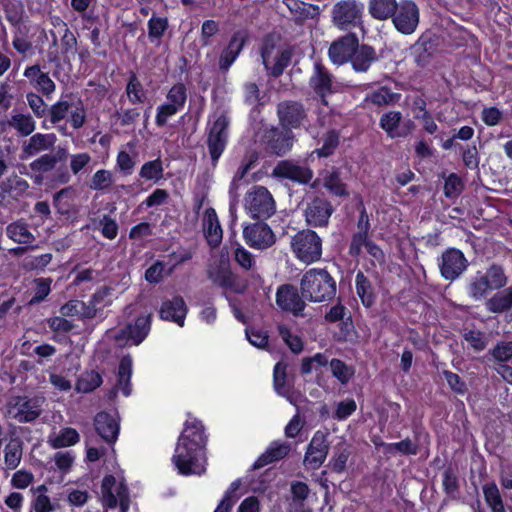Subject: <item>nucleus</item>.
<instances>
[{
	"label": "nucleus",
	"mask_w": 512,
	"mask_h": 512,
	"mask_svg": "<svg viewBox=\"0 0 512 512\" xmlns=\"http://www.w3.org/2000/svg\"><path fill=\"white\" fill-rule=\"evenodd\" d=\"M205 437L200 422L188 423L180 435L172 461L180 474H201L205 471Z\"/></svg>",
	"instance_id": "obj_1"
},
{
	"label": "nucleus",
	"mask_w": 512,
	"mask_h": 512,
	"mask_svg": "<svg viewBox=\"0 0 512 512\" xmlns=\"http://www.w3.org/2000/svg\"><path fill=\"white\" fill-rule=\"evenodd\" d=\"M300 291L311 302L330 301L336 294V282L326 270L310 269L301 278Z\"/></svg>",
	"instance_id": "obj_2"
},
{
	"label": "nucleus",
	"mask_w": 512,
	"mask_h": 512,
	"mask_svg": "<svg viewBox=\"0 0 512 512\" xmlns=\"http://www.w3.org/2000/svg\"><path fill=\"white\" fill-rule=\"evenodd\" d=\"M296 258L305 264L320 260L322 256V239L312 230L299 231L291 241Z\"/></svg>",
	"instance_id": "obj_3"
},
{
	"label": "nucleus",
	"mask_w": 512,
	"mask_h": 512,
	"mask_svg": "<svg viewBox=\"0 0 512 512\" xmlns=\"http://www.w3.org/2000/svg\"><path fill=\"white\" fill-rule=\"evenodd\" d=\"M245 208L252 218L268 219L276 211L272 194L263 186H254L245 196Z\"/></svg>",
	"instance_id": "obj_4"
},
{
	"label": "nucleus",
	"mask_w": 512,
	"mask_h": 512,
	"mask_svg": "<svg viewBox=\"0 0 512 512\" xmlns=\"http://www.w3.org/2000/svg\"><path fill=\"white\" fill-rule=\"evenodd\" d=\"M43 398L27 396H13L6 405L7 415L20 423L36 420L42 412Z\"/></svg>",
	"instance_id": "obj_5"
},
{
	"label": "nucleus",
	"mask_w": 512,
	"mask_h": 512,
	"mask_svg": "<svg viewBox=\"0 0 512 512\" xmlns=\"http://www.w3.org/2000/svg\"><path fill=\"white\" fill-rule=\"evenodd\" d=\"M363 4L357 0H341L334 4L331 17L333 24L341 30H349L361 23Z\"/></svg>",
	"instance_id": "obj_6"
},
{
	"label": "nucleus",
	"mask_w": 512,
	"mask_h": 512,
	"mask_svg": "<svg viewBox=\"0 0 512 512\" xmlns=\"http://www.w3.org/2000/svg\"><path fill=\"white\" fill-rule=\"evenodd\" d=\"M289 49L277 47L271 38H266L261 47L262 63L273 77H279L291 61Z\"/></svg>",
	"instance_id": "obj_7"
},
{
	"label": "nucleus",
	"mask_w": 512,
	"mask_h": 512,
	"mask_svg": "<svg viewBox=\"0 0 512 512\" xmlns=\"http://www.w3.org/2000/svg\"><path fill=\"white\" fill-rule=\"evenodd\" d=\"M102 502L109 508L120 507V512H127L130 504L127 486L123 483H117L116 478L107 475L102 480L101 485Z\"/></svg>",
	"instance_id": "obj_8"
},
{
	"label": "nucleus",
	"mask_w": 512,
	"mask_h": 512,
	"mask_svg": "<svg viewBox=\"0 0 512 512\" xmlns=\"http://www.w3.org/2000/svg\"><path fill=\"white\" fill-rule=\"evenodd\" d=\"M391 20L399 33L411 35L416 31L419 25V7L412 0H402L399 2L397 10Z\"/></svg>",
	"instance_id": "obj_9"
},
{
	"label": "nucleus",
	"mask_w": 512,
	"mask_h": 512,
	"mask_svg": "<svg viewBox=\"0 0 512 512\" xmlns=\"http://www.w3.org/2000/svg\"><path fill=\"white\" fill-rule=\"evenodd\" d=\"M309 87L319 97L323 105H328L327 97L338 92V83L333 75L320 62L314 64L313 72L309 78Z\"/></svg>",
	"instance_id": "obj_10"
},
{
	"label": "nucleus",
	"mask_w": 512,
	"mask_h": 512,
	"mask_svg": "<svg viewBox=\"0 0 512 512\" xmlns=\"http://www.w3.org/2000/svg\"><path fill=\"white\" fill-rule=\"evenodd\" d=\"M207 276L224 291L241 294L246 289L245 282L234 274L224 261H221L218 265H211L207 270Z\"/></svg>",
	"instance_id": "obj_11"
},
{
	"label": "nucleus",
	"mask_w": 512,
	"mask_h": 512,
	"mask_svg": "<svg viewBox=\"0 0 512 512\" xmlns=\"http://www.w3.org/2000/svg\"><path fill=\"white\" fill-rule=\"evenodd\" d=\"M277 116L282 128L292 130L307 120V111L301 102L285 100L277 105Z\"/></svg>",
	"instance_id": "obj_12"
},
{
	"label": "nucleus",
	"mask_w": 512,
	"mask_h": 512,
	"mask_svg": "<svg viewBox=\"0 0 512 512\" xmlns=\"http://www.w3.org/2000/svg\"><path fill=\"white\" fill-rule=\"evenodd\" d=\"M243 238L247 245L257 250L268 249L276 242L275 234L264 222H256L245 226Z\"/></svg>",
	"instance_id": "obj_13"
},
{
	"label": "nucleus",
	"mask_w": 512,
	"mask_h": 512,
	"mask_svg": "<svg viewBox=\"0 0 512 512\" xmlns=\"http://www.w3.org/2000/svg\"><path fill=\"white\" fill-rule=\"evenodd\" d=\"M229 123V118L225 114H221L210 128L207 145L213 162H217L225 149Z\"/></svg>",
	"instance_id": "obj_14"
},
{
	"label": "nucleus",
	"mask_w": 512,
	"mask_h": 512,
	"mask_svg": "<svg viewBox=\"0 0 512 512\" xmlns=\"http://www.w3.org/2000/svg\"><path fill=\"white\" fill-rule=\"evenodd\" d=\"M294 138L291 130L273 127L265 132L263 142L267 151L277 156H284L292 149Z\"/></svg>",
	"instance_id": "obj_15"
},
{
	"label": "nucleus",
	"mask_w": 512,
	"mask_h": 512,
	"mask_svg": "<svg viewBox=\"0 0 512 512\" xmlns=\"http://www.w3.org/2000/svg\"><path fill=\"white\" fill-rule=\"evenodd\" d=\"M275 178L289 179L299 184H308L313 178V171L304 165L292 160L279 161L272 170Z\"/></svg>",
	"instance_id": "obj_16"
},
{
	"label": "nucleus",
	"mask_w": 512,
	"mask_h": 512,
	"mask_svg": "<svg viewBox=\"0 0 512 512\" xmlns=\"http://www.w3.org/2000/svg\"><path fill=\"white\" fill-rule=\"evenodd\" d=\"M67 157V150L59 147L55 154L46 153L33 160L29 168L34 173V183L42 184L45 176L55 170L57 163L65 161Z\"/></svg>",
	"instance_id": "obj_17"
},
{
	"label": "nucleus",
	"mask_w": 512,
	"mask_h": 512,
	"mask_svg": "<svg viewBox=\"0 0 512 512\" xmlns=\"http://www.w3.org/2000/svg\"><path fill=\"white\" fill-rule=\"evenodd\" d=\"M439 268L446 280L453 281L466 270L467 260L460 250L450 248L442 254Z\"/></svg>",
	"instance_id": "obj_18"
},
{
	"label": "nucleus",
	"mask_w": 512,
	"mask_h": 512,
	"mask_svg": "<svg viewBox=\"0 0 512 512\" xmlns=\"http://www.w3.org/2000/svg\"><path fill=\"white\" fill-rule=\"evenodd\" d=\"M329 447L327 434L322 431H317L307 447L304 464L310 469H318L325 461Z\"/></svg>",
	"instance_id": "obj_19"
},
{
	"label": "nucleus",
	"mask_w": 512,
	"mask_h": 512,
	"mask_svg": "<svg viewBox=\"0 0 512 512\" xmlns=\"http://www.w3.org/2000/svg\"><path fill=\"white\" fill-rule=\"evenodd\" d=\"M151 318V314L139 316L134 324H128L119 333L115 334L114 339L119 345H123L128 340H131L135 345H139L149 333Z\"/></svg>",
	"instance_id": "obj_20"
},
{
	"label": "nucleus",
	"mask_w": 512,
	"mask_h": 512,
	"mask_svg": "<svg viewBox=\"0 0 512 512\" xmlns=\"http://www.w3.org/2000/svg\"><path fill=\"white\" fill-rule=\"evenodd\" d=\"M359 40L353 33H349L334 41L329 47V57L334 64L341 65L351 60Z\"/></svg>",
	"instance_id": "obj_21"
},
{
	"label": "nucleus",
	"mask_w": 512,
	"mask_h": 512,
	"mask_svg": "<svg viewBox=\"0 0 512 512\" xmlns=\"http://www.w3.org/2000/svg\"><path fill=\"white\" fill-rule=\"evenodd\" d=\"M332 213L333 207L331 203L324 198L316 197L307 204L305 219L310 226L325 227Z\"/></svg>",
	"instance_id": "obj_22"
},
{
	"label": "nucleus",
	"mask_w": 512,
	"mask_h": 512,
	"mask_svg": "<svg viewBox=\"0 0 512 512\" xmlns=\"http://www.w3.org/2000/svg\"><path fill=\"white\" fill-rule=\"evenodd\" d=\"M303 299L302 295L300 296L297 289L292 285H283L278 288L276 293L277 305L296 316L301 315L305 309L306 305Z\"/></svg>",
	"instance_id": "obj_23"
},
{
	"label": "nucleus",
	"mask_w": 512,
	"mask_h": 512,
	"mask_svg": "<svg viewBox=\"0 0 512 512\" xmlns=\"http://www.w3.org/2000/svg\"><path fill=\"white\" fill-rule=\"evenodd\" d=\"M246 42L243 32H235L229 40L227 46L221 51L218 61V68L225 73L241 53Z\"/></svg>",
	"instance_id": "obj_24"
},
{
	"label": "nucleus",
	"mask_w": 512,
	"mask_h": 512,
	"mask_svg": "<svg viewBox=\"0 0 512 512\" xmlns=\"http://www.w3.org/2000/svg\"><path fill=\"white\" fill-rule=\"evenodd\" d=\"M57 141L53 133H36L26 141L22 148V158L33 157L43 151L52 149Z\"/></svg>",
	"instance_id": "obj_25"
},
{
	"label": "nucleus",
	"mask_w": 512,
	"mask_h": 512,
	"mask_svg": "<svg viewBox=\"0 0 512 512\" xmlns=\"http://www.w3.org/2000/svg\"><path fill=\"white\" fill-rule=\"evenodd\" d=\"M24 77H26L30 84L40 91L44 96L49 97L54 93L56 85L49 77L48 73L42 72L39 65H32L26 67L24 70Z\"/></svg>",
	"instance_id": "obj_26"
},
{
	"label": "nucleus",
	"mask_w": 512,
	"mask_h": 512,
	"mask_svg": "<svg viewBox=\"0 0 512 512\" xmlns=\"http://www.w3.org/2000/svg\"><path fill=\"white\" fill-rule=\"evenodd\" d=\"M187 307L182 297L176 296L162 303L159 315L162 320L173 321L179 326L184 325Z\"/></svg>",
	"instance_id": "obj_27"
},
{
	"label": "nucleus",
	"mask_w": 512,
	"mask_h": 512,
	"mask_svg": "<svg viewBox=\"0 0 512 512\" xmlns=\"http://www.w3.org/2000/svg\"><path fill=\"white\" fill-rule=\"evenodd\" d=\"M95 430L107 443H114L119 432L117 420L107 412H99L94 419Z\"/></svg>",
	"instance_id": "obj_28"
},
{
	"label": "nucleus",
	"mask_w": 512,
	"mask_h": 512,
	"mask_svg": "<svg viewBox=\"0 0 512 512\" xmlns=\"http://www.w3.org/2000/svg\"><path fill=\"white\" fill-rule=\"evenodd\" d=\"M203 232L211 247L215 248L221 243L223 231L213 208L206 209L204 213Z\"/></svg>",
	"instance_id": "obj_29"
},
{
	"label": "nucleus",
	"mask_w": 512,
	"mask_h": 512,
	"mask_svg": "<svg viewBox=\"0 0 512 512\" xmlns=\"http://www.w3.org/2000/svg\"><path fill=\"white\" fill-rule=\"evenodd\" d=\"M377 59L378 56L375 49L363 44L361 46L358 45L350 61L356 72H367Z\"/></svg>",
	"instance_id": "obj_30"
},
{
	"label": "nucleus",
	"mask_w": 512,
	"mask_h": 512,
	"mask_svg": "<svg viewBox=\"0 0 512 512\" xmlns=\"http://www.w3.org/2000/svg\"><path fill=\"white\" fill-rule=\"evenodd\" d=\"M486 309L495 314H502L512 309V286L500 290L485 301Z\"/></svg>",
	"instance_id": "obj_31"
},
{
	"label": "nucleus",
	"mask_w": 512,
	"mask_h": 512,
	"mask_svg": "<svg viewBox=\"0 0 512 512\" xmlns=\"http://www.w3.org/2000/svg\"><path fill=\"white\" fill-rule=\"evenodd\" d=\"M60 313L64 317L90 319L96 316L97 308L80 300H70L60 308Z\"/></svg>",
	"instance_id": "obj_32"
},
{
	"label": "nucleus",
	"mask_w": 512,
	"mask_h": 512,
	"mask_svg": "<svg viewBox=\"0 0 512 512\" xmlns=\"http://www.w3.org/2000/svg\"><path fill=\"white\" fill-rule=\"evenodd\" d=\"M398 5L397 0H369L368 12L373 19L385 21L392 19Z\"/></svg>",
	"instance_id": "obj_33"
},
{
	"label": "nucleus",
	"mask_w": 512,
	"mask_h": 512,
	"mask_svg": "<svg viewBox=\"0 0 512 512\" xmlns=\"http://www.w3.org/2000/svg\"><path fill=\"white\" fill-rule=\"evenodd\" d=\"M291 446L286 442H273L254 464V468H261L269 463L283 459L290 451Z\"/></svg>",
	"instance_id": "obj_34"
},
{
	"label": "nucleus",
	"mask_w": 512,
	"mask_h": 512,
	"mask_svg": "<svg viewBox=\"0 0 512 512\" xmlns=\"http://www.w3.org/2000/svg\"><path fill=\"white\" fill-rule=\"evenodd\" d=\"M401 120V112L389 111L381 116L379 125L390 138L406 137L407 131H400L399 129Z\"/></svg>",
	"instance_id": "obj_35"
},
{
	"label": "nucleus",
	"mask_w": 512,
	"mask_h": 512,
	"mask_svg": "<svg viewBox=\"0 0 512 512\" xmlns=\"http://www.w3.org/2000/svg\"><path fill=\"white\" fill-rule=\"evenodd\" d=\"M6 235L18 244H31L35 236L30 232L28 224L23 220H17L6 227Z\"/></svg>",
	"instance_id": "obj_36"
},
{
	"label": "nucleus",
	"mask_w": 512,
	"mask_h": 512,
	"mask_svg": "<svg viewBox=\"0 0 512 512\" xmlns=\"http://www.w3.org/2000/svg\"><path fill=\"white\" fill-rule=\"evenodd\" d=\"M23 442L19 438L11 439L4 448V462L8 469H16L22 460Z\"/></svg>",
	"instance_id": "obj_37"
},
{
	"label": "nucleus",
	"mask_w": 512,
	"mask_h": 512,
	"mask_svg": "<svg viewBox=\"0 0 512 512\" xmlns=\"http://www.w3.org/2000/svg\"><path fill=\"white\" fill-rule=\"evenodd\" d=\"M132 359L130 356H124L119 363L118 381L115 389L120 390L125 396L131 393Z\"/></svg>",
	"instance_id": "obj_38"
},
{
	"label": "nucleus",
	"mask_w": 512,
	"mask_h": 512,
	"mask_svg": "<svg viewBox=\"0 0 512 512\" xmlns=\"http://www.w3.org/2000/svg\"><path fill=\"white\" fill-rule=\"evenodd\" d=\"M482 490L485 502L491 509V512L505 511V505L500 490L494 482L483 485Z\"/></svg>",
	"instance_id": "obj_39"
},
{
	"label": "nucleus",
	"mask_w": 512,
	"mask_h": 512,
	"mask_svg": "<svg viewBox=\"0 0 512 512\" xmlns=\"http://www.w3.org/2000/svg\"><path fill=\"white\" fill-rule=\"evenodd\" d=\"M383 447V453L387 455H394L396 452L401 455H416L419 451L417 443L409 438H406L397 443H383L379 444Z\"/></svg>",
	"instance_id": "obj_40"
},
{
	"label": "nucleus",
	"mask_w": 512,
	"mask_h": 512,
	"mask_svg": "<svg viewBox=\"0 0 512 512\" xmlns=\"http://www.w3.org/2000/svg\"><path fill=\"white\" fill-rule=\"evenodd\" d=\"M8 125L22 136H28L35 130V121L29 114L16 113L12 115Z\"/></svg>",
	"instance_id": "obj_41"
},
{
	"label": "nucleus",
	"mask_w": 512,
	"mask_h": 512,
	"mask_svg": "<svg viewBox=\"0 0 512 512\" xmlns=\"http://www.w3.org/2000/svg\"><path fill=\"white\" fill-rule=\"evenodd\" d=\"M356 291L364 306H372L374 303L373 288L371 282L361 271L356 275Z\"/></svg>",
	"instance_id": "obj_42"
},
{
	"label": "nucleus",
	"mask_w": 512,
	"mask_h": 512,
	"mask_svg": "<svg viewBox=\"0 0 512 512\" xmlns=\"http://www.w3.org/2000/svg\"><path fill=\"white\" fill-rule=\"evenodd\" d=\"M79 434L74 428H64L59 434L49 438V444L55 448H64L79 442Z\"/></svg>",
	"instance_id": "obj_43"
},
{
	"label": "nucleus",
	"mask_w": 512,
	"mask_h": 512,
	"mask_svg": "<svg viewBox=\"0 0 512 512\" xmlns=\"http://www.w3.org/2000/svg\"><path fill=\"white\" fill-rule=\"evenodd\" d=\"M102 384V376L94 370L85 371L79 377L76 390L81 393H89L94 391Z\"/></svg>",
	"instance_id": "obj_44"
},
{
	"label": "nucleus",
	"mask_w": 512,
	"mask_h": 512,
	"mask_svg": "<svg viewBox=\"0 0 512 512\" xmlns=\"http://www.w3.org/2000/svg\"><path fill=\"white\" fill-rule=\"evenodd\" d=\"M400 98V94L393 93L387 87H381L371 93H369L365 101L375 104L377 106H385L396 103Z\"/></svg>",
	"instance_id": "obj_45"
},
{
	"label": "nucleus",
	"mask_w": 512,
	"mask_h": 512,
	"mask_svg": "<svg viewBox=\"0 0 512 512\" xmlns=\"http://www.w3.org/2000/svg\"><path fill=\"white\" fill-rule=\"evenodd\" d=\"M483 276L487 280L491 290H500L505 287L508 282L504 269L498 265L490 266Z\"/></svg>",
	"instance_id": "obj_46"
},
{
	"label": "nucleus",
	"mask_w": 512,
	"mask_h": 512,
	"mask_svg": "<svg viewBox=\"0 0 512 512\" xmlns=\"http://www.w3.org/2000/svg\"><path fill=\"white\" fill-rule=\"evenodd\" d=\"M125 91L129 101L132 104L143 103L146 100V93L144 91L143 85L135 73H131Z\"/></svg>",
	"instance_id": "obj_47"
},
{
	"label": "nucleus",
	"mask_w": 512,
	"mask_h": 512,
	"mask_svg": "<svg viewBox=\"0 0 512 512\" xmlns=\"http://www.w3.org/2000/svg\"><path fill=\"white\" fill-rule=\"evenodd\" d=\"M489 290L491 289L483 274L473 277L468 284V294L476 301L485 299Z\"/></svg>",
	"instance_id": "obj_48"
},
{
	"label": "nucleus",
	"mask_w": 512,
	"mask_h": 512,
	"mask_svg": "<svg viewBox=\"0 0 512 512\" xmlns=\"http://www.w3.org/2000/svg\"><path fill=\"white\" fill-rule=\"evenodd\" d=\"M28 188V182L16 174L8 177L0 184V189L3 193H15L16 196H22Z\"/></svg>",
	"instance_id": "obj_49"
},
{
	"label": "nucleus",
	"mask_w": 512,
	"mask_h": 512,
	"mask_svg": "<svg viewBox=\"0 0 512 512\" xmlns=\"http://www.w3.org/2000/svg\"><path fill=\"white\" fill-rule=\"evenodd\" d=\"M339 145V133L336 130H329L322 138V146L314 150L318 157H328L333 154Z\"/></svg>",
	"instance_id": "obj_50"
},
{
	"label": "nucleus",
	"mask_w": 512,
	"mask_h": 512,
	"mask_svg": "<svg viewBox=\"0 0 512 512\" xmlns=\"http://www.w3.org/2000/svg\"><path fill=\"white\" fill-rule=\"evenodd\" d=\"M286 5L297 22H302L308 18H312L316 11L312 5H308L297 0H289Z\"/></svg>",
	"instance_id": "obj_51"
},
{
	"label": "nucleus",
	"mask_w": 512,
	"mask_h": 512,
	"mask_svg": "<svg viewBox=\"0 0 512 512\" xmlns=\"http://www.w3.org/2000/svg\"><path fill=\"white\" fill-rule=\"evenodd\" d=\"M92 225L94 229H100L102 235L107 239H115L118 234L117 222L108 215H104L99 220L94 219Z\"/></svg>",
	"instance_id": "obj_52"
},
{
	"label": "nucleus",
	"mask_w": 512,
	"mask_h": 512,
	"mask_svg": "<svg viewBox=\"0 0 512 512\" xmlns=\"http://www.w3.org/2000/svg\"><path fill=\"white\" fill-rule=\"evenodd\" d=\"M58 25L63 29V35L61 37V49L63 54H75L77 49V39L74 34L70 31L67 24L61 19H56Z\"/></svg>",
	"instance_id": "obj_53"
},
{
	"label": "nucleus",
	"mask_w": 512,
	"mask_h": 512,
	"mask_svg": "<svg viewBox=\"0 0 512 512\" xmlns=\"http://www.w3.org/2000/svg\"><path fill=\"white\" fill-rule=\"evenodd\" d=\"M3 7L7 20L12 25H18L24 13L22 3L17 0H4Z\"/></svg>",
	"instance_id": "obj_54"
},
{
	"label": "nucleus",
	"mask_w": 512,
	"mask_h": 512,
	"mask_svg": "<svg viewBox=\"0 0 512 512\" xmlns=\"http://www.w3.org/2000/svg\"><path fill=\"white\" fill-rule=\"evenodd\" d=\"M140 176L146 180L159 181L163 177V166L160 159L146 162L140 170Z\"/></svg>",
	"instance_id": "obj_55"
},
{
	"label": "nucleus",
	"mask_w": 512,
	"mask_h": 512,
	"mask_svg": "<svg viewBox=\"0 0 512 512\" xmlns=\"http://www.w3.org/2000/svg\"><path fill=\"white\" fill-rule=\"evenodd\" d=\"M324 187L333 195H348L346 191V185L341 181L337 171L331 172L324 178Z\"/></svg>",
	"instance_id": "obj_56"
},
{
	"label": "nucleus",
	"mask_w": 512,
	"mask_h": 512,
	"mask_svg": "<svg viewBox=\"0 0 512 512\" xmlns=\"http://www.w3.org/2000/svg\"><path fill=\"white\" fill-rule=\"evenodd\" d=\"M278 333L293 353H300L303 349L302 340L283 324L278 325Z\"/></svg>",
	"instance_id": "obj_57"
},
{
	"label": "nucleus",
	"mask_w": 512,
	"mask_h": 512,
	"mask_svg": "<svg viewBox=\"0 0 512 512\" xmlns=\"http://www.w3.org/2000/svg\"><path fill=\"white\" fill-rule=\"evenodd\" d=\"M462 335L469 345L477 352L483 351L487 346V337L485 333L479 330H465Z\"/></svg>",
	"instance_id": "obj_58"
},
{
	"label": "nucleus",
	"mask_w": 512,
	"mask_h": 512,
	"mask_svg": "<svg viewBox=\"0 0 512 512\" xmlns=\"http://www.w3.org/2000/svg\"><path fill=\"white\" fill-rule=\"evenodd\" d=\"M186 87L182 83L175 84L167 94V103L181 110L186 102Z\"/></svg>",
	"instance_id": "obj_59"
},
{
	"label": "nucleus",
	"mask_w": 512,
	"mask_h": 512,
	"mask_svg": "<svg viewBox=\"0 0 512 512\" xmlns=\"http://www.w3.org/2000/svg\"><path fill=\"white\" fill-rule=\"evenodd\" d=\"M168 28L166 17L152 16L148 21V35L151 40L160 39Z\"/></svg>",
	"instance_id": "obj_60"
},
{
	"label": "nucleus",
	"mask_w": 512,
	"mask_h": 512,
	"mask_svg": "<svg viewBox=\"0 0 512 512\" xmlns=\"http://www.w3.org/2000/svg\"><path fill=\"white\" fill-rule=\"evenodd\" d=\"M350 454L351 452L347 447L337 448L329 462L331 469L336 473L344 472Z\"/></svg>",
	"instance_id": "obj_61"
},
{
	"label": "nucleus",
	"mask_w": 512,
	"mask_h": 512,
	"mask_svg": "<svg viewBox=\"0 0 512 512\" xmlns=\"http://www.w3.org/2000/svg\"><path fill=\"white\" fill-rule=\"evenodd\" d=\"M287 365L278 362L274 367V387L279 395H287L289 386L286 384Z\"/></svg>",
	"instance_id": "obj_62"
},
{
	"label": "nucleus",
	"mask_w": 512,
	"mask_h": 512,
	"mask_svg": "<svg viewBox=\"0 0 512 512\" xmlns=\"http://www.w3.org/2000/svg\"><path fill=\"white\" fill-rule=\"evenodd\" d=\"M463 188L464 184L461 178L457 174L451 173L445 180L444 194L448 198H455L461 194Z\"/></svg>",
	"instance_id": "obj_63"
},
{
	"label": "nucleus",
	"mask_w": 512,
	"mask_h": 512,
	"mask_svg": "<svg viewBox=\"0 0 512 512\" xmlns=\"http://www.w3.org/2000/svg\"><path fill=\"white\" fill-rule=\"evenodd\" d=\"M490 354L496 361L506 363L512 359V342H499Z\"/></svg>",
	"instance_id": "obj_64"
}]
</instances>
